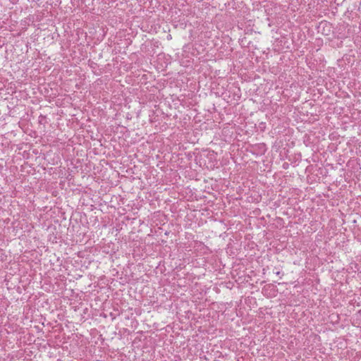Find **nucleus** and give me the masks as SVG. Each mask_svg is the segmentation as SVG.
Instances as JSON below:
<instances>
[{
	"label": "nucleus",
	"instance_id": "obj_1",
	"mask_svg": "<svg viewBox=\"0 0 361 361\" xmlns=\"http://www.w3.org/2000/svg\"><path fill=\"white\" fill-rule=\"evenodd\" d=\"M276 275H280V274H281V271H276Z\"/></svg>",
	"mask_w": 361,
	"mask_h": 361
}]
</instances>
